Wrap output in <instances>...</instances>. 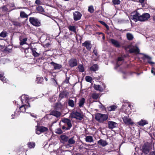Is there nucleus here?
<instances>
[{
    "mask_svg": "<svg viewBox=\"0 0 155 155\" xmlns=\"http://www.w3.org/2000/svg\"><path fill=\"white\" fill-rule=\"evenodd\" d=\"M108 118V115L107 114L97 113L95 114V119L100 123H103L104 121L107 120Z\"/></svg>",
    "mask_w": 155,
    "mask_h": 155,
    "instance_id": "obj_1",
    "label": "nucleus"
},
{
    "mask_svg": "<svg viewBox=\"0 0 155 155\" xmlns=\"http://www.w3.org/2000/svg\"><path fill=\"white\" fill-rule=\"evenodd\" d=\"M21 101L23 104L19 107V109L22 112L25 113L26 111V109L30 107L29 100L26 99L25 100H23L22 99Z\"/></svg>",
    "mask_w": 155,
    "mask_h": 155,
    "instance_id": "obj_2",
    "label": "nucleus"
},
{
    "mask_svg": "<svg viewBox=\"0 0 155 155\" xmlns=\"http://www.w3.org/2000/svg\"><path fill=\"white\" fill-rule=\"evenodd\" d=\"M62 122L64 124L67 125V127H66L65 125H63L61 127V129L63 130H69L72 127V124L71 120L69 119L64 118L62 119Z\"/></svg>",
    "mask_w": 155,
    "mask_h": 155,
    "instance_id": "obj_3",
    "label": "nucleus"
},
{
    "mask_svg": "<svg viewBox=\"0 0 155 155\" xmlns=\"http://www.w3.org/2000/svg\"><path fill=\"white\" fill-rule=\"evenodd\" d=\"M70 117L72 118H75L80 120H82L84 118V115L77 110L72 111L70 114Z\"/></svg>",
    "mask_w": 155,
    "mask_h": 155,
    "instance_id": "obj_4",
    "label": "nucleus"
},
{
    "mask_svg": "<svg viewBox=\"0 0 155 155\" xmlns=\"http://www.w3.org/2000/svg\"><path fill=\"white\" fill-rule=\"evenodd\" d=\"M151 148L150 144L147 143H145L142 146L140 150L145 154H147L149 153Z\"/></svg>",
    "mask_w": 155,
    "mask_h": 155,
    "instance_id": "obj_5",
    "label": "nucleus"
},
{
    "mask_svg": "<svg viewBox=\"0 0 155 155\" xmlns=\"http://www.w3.org/2000/svg\"><path fill=\"white\" fill-rule=\"evenodd\" d=\"M29 22L32 25L35 26H39L41 25L40 21L37 18L33 17H31L29 19Z\"/></svg>",
    "mask_w": 155,
    "mask_h": 155,
    "instance_id": "obj_6",
    "label": "nucleus"
},
{
    "mask_svg": "<svg viewBox=\"0 0 155 155\" xmlns=\"http://www.w3.org/2000/svg\"><path fill=\"white\" fill-rule=\"evenodd\" d=\"M140 14L137 11H134L131 13V19L133 20L135 22H137L140 20Z\"/></svg>",
    "mask_w": 155,
    "mask_h": 155,
    "instance_id": "obj_7",
    "label": "nucleus"
},
{
    "mask_svg": "<svg viewBox=\"0 0 155 155\" xmlns=\"http://www.w3.org/2000/svg\"><path fill=\"white\" fill-rule=\"evenodd\" d=\"M140 54L143 55V56L141 58L144 61H145L146 60H147V62L151 64H154V63L151 61V58L149 56L143 53H140Z\"/></svg>",
    "mask_w": 155,
    "mask_h": 155,
    "instance_id": "obj_8",
    "label": "nucleus"
},
{
    "mask_svg": "<svg viewBox=\"0 0 155 155\" xmlns=\"http://www.w3.org/2000/svg\"><path fill=\"white\" fill-rule=\"evenodd\" d=\"M140 54L143 55V56L141 58L144 61H145L146 60H147V62L151 64H154V63L151 61V58L149 56L143 53H140Z\"/></svg>",
    "mask_w": 155,
    "mask_h": 155,
    "instance_id": "obj_9",
    "label": "nucleus"
},
{
    "mask_svg": "<svg viewBox=\"0 0 155 155\" xmlns=\"http://www.w3.org/2000/svg\"><path fill=\"white\" fill-rule=\"evenodd\" d=\"M48 130V129L44 126H37L36 133L38 134H40L41 133L47 132Z\"/></svg>",
    "mask_w": 155,
    "mask_h": 155,
    "instance_id": "obj_10",
    "label": "nucleus"
},
{
    "mask_svg": "<svg viewBox=\"0 0 155 155\" xmlns=\"http://www.w3.org/2000/svg\"><path fill=\"white\" fill-rule=\"evenodd\" d=\"M69 66L71 68H73L76 66L78 64V62L77 59L75 58H71L68 61Z\"/></svg>",
    "mask_w": 155,
    "mask_h": 155,
    "instance_id": "obj_11",
    "label": "nucleus"
},
{
    "mask_svg": "<svg viewBox=\"0 0 155 155\" xmlns=\"http://www.w3.org/2000/svg\"><path fill=\"white\" fill-rule=\"evenodd\" d=\"M150 17V15L147 13H144L142 15H140L139 21H144L147 20Z\"/></svg>",
    "mask_w": 155,
    "mask_h": 155,
    "instance_id": "obj_12",
    "label": "nucleus"
},
{
    "mask_svg": "<svg viewBox=\"0 0 155 155\" xmlns=\"http://www.w3.org/2000/svg\"><path fill=\"white\" fill-rule=\"evenodd\" d=\"M73 19L74 21H77L80 20L82 16L81 14L78 11H75L73 12Z\"/></svg>",
    "mask_w": 155,
    "mask_h": 155,
    "instance_id": "obj_13",
    "label": "nucleus"
},
{
    "mask_svg": "<svg viewBox=\"0 0 155 155\" xmlns=\"http://www.w3.org/2000/svg\"><path fill=\"white\" fill-rule=\"evenodd\" d=\"M123 122L127 125H132L134 122L132 121L131 118H129L127 116H124L122 118Z\"/></svg>",
    "mask_w": 155,
    "mask_h": 155,
    "instance_id": "obj_14",
    "label": "nucleus"
},
{
    "mask_svg": "<svg viewBox=\"0 0 155 155\" xmlns=\"http://www.w3.org/2000/svg\"><path fill=\"white\" fill-rule=\"evenodd\" d=\"M107 124L108 128L110 129L116 127L118 125L117 123L112 121H108Z\"/></svg>",
    "mask_w": 155,
    "mask_h": 155,
    "instance_id": "obj_15",
    "label": "nucleus"
},
{
    "mask_svg": "<svg viewBox=\"0 0 155 155\" xmlns=\"http://www.w3.org/2000/svg\"><path fill=\"white\" fill-rule=\"evenodd\" d=\"M82 46L85 47L86 48L88 51H90L92 47L91 41H85L82 44Z\"/></svg>",
    "mask_w": 155,
    "mask_h": 155,
    "instance_id": "obj_16",
    "label": "nucleus"
},
{
    "mask_svg": "<svg viewBox=\"0 0 155 155\" xmlns=\"http://www.w3.org/2000/svg\"><path fill=\"white\" fill-rule=\"evenodd\" d=\"M49 114L50 115L54 116L57 118H58L60 117L61 113L60 112L54 110L51 111Z\"/></svg>",
    "mask_w": 155,
    "mask_h": 155,
    "instance_id": "obj_17",
    "label": "nucleus"
},
{
    "mask_svg": "<svg viewBox=\"0 0 155 155\" xmlns=\"http://www.w3.org/2000/svg\"><path fill=\"white\" fill-rule=\"evenodd\" d=\"M50 63L54 67V69L55 70H59L62 68L61 64L56 63L53 61L51 62Z\"/></svg>",
    "mask_w": 155,
    "mask_h": 155,
    "instance_id": "obj_18",
    "label": "nucleus"
},
{
    "mask_svg": "<svg viewBox=\"0 0 155 155\" xmlns=\"http://www.w3.org/2000/svg\"><path fill=\"white\" fill-rule=\"evenodd\" d=\"M98 145L104 147L108 144V143L106 141L102 139H100L97 142Z\"/></svg>",
    "mask_w": 155,
    "mask_h": 155,
    "instance_id": "obj_19",
    "label": "nucleus"
},
{
    "mask_svg": "<svg viewBox=\"0 0 155 155\" xmlns=\"http://www.w3.org/2000/svg\"><path fill=\"white\" fill-rule=\"evenodd\" d=\"M140 50L137 46L135 47V48H131L129 50V52L130 53H135L137 54H140Z\"/></svg>",
    "mask_w": 155,
    "mask_h": 155,
    "instance_id": "obj_20",
    "label": "nucleus"
},
{
    "mask_svg": "<svg viewBox=\"0 0 155 155\" xmlns=\"http://www.w3.org/2000/svg\"><path fill=\"white\" fill-rule=\"evenodd\" d=\"M110 41L111 43L116 47L119 48L120 47V45L117 40L113 39H111Z\"/></svg>",
    "mask_w": 155,
    "mask_h": 155,
    "instance_id": "obj_21",
    "label": "nucleus"
},
{
    "mask_svg": "<svg viewBox=\"0 0 155 155\" xmlns=\"http://www.w3.org/2000/svg\"><path fill=\"white\" fill-rule=\"evenodd\" d=\"M60 138L62 141L61 142L62 143L67 142L69 139L68 137L65 135H61L60 136Z\"/></svg>",
    "mask_w": 155,
    "mask_h": 155,
    "instance_id": "obj_22",
    "label": "nucleus"
},
{
    "mask_svg": "<svg viewBox=\"0 0 155 155\" xmlns=\"http://www.w3.org/2000/svg\"><path fill=\"white\" fill-rule=\"evenodd\" d=\"M90 69L91 71H96L98 70V65L97 64H94L90 67Z\"/></svg>",
    "mask_w": 155,
    "mask_h": 155,
    "instance_id": "obj_23",
    "label": "nucleus"
},
{
    "mask_svg": "<svg viewBox=\"0 0 155 155\" xmlns=\"http://www.w3.org/2000/svg\"><path fill=\"white\" fill-rule=\"evenodd\" d=\"M68 92H65L64 91L61 92L59 95V97L61 99H63L64 97H68Z\"/></svg>",
    "mask_w": 155,
    "mask_h": 155,
    "instance_id": "obj_24",
    "label": "nucleus"
},
{
    "mask_svg": "<svg viewBox=\"0 0 155 155\" xmlns=\"http://www.w3.org/2000/svg\"><path fill=\"white\" fill-rule=\"evenodd\" d=\"M85 102V99L84 97H82L79 100L78 103L79 107H82Z\"/></svg>",
    "mask_w": 155,
    "mask_h": 155,
    "instance_id": "obj_25",
    "label": "nucleus"
},
{
    "mask_svg": "<svg viewBox=\"0 0 155 155\" xmlns=\"http://www.w3.org/2000/svg\"><path fill=\"white\" fill-rule=\"evenodd\" d=\"M43 80L44 79L42 77H37L36 79V82L38 84H43Z\"/></svg>",
    "mask_w": 155,
    "mask_h": 155,
    "instance_id": "obj_26",
    "label": "nucleus"
},
{
    "mask_svg": "<svg viewBox=\"0 0 155 155\" xmlns=\"http://www.w3.org/2000/svg\"><path fill=\"white\" fill-rule=\"evenodd\" d=\"M137 124L140 126H143L148 124V122L145 120H141L137 123Z\"/></svg>",
    "mask_w": 155,
    "mask_h": 155,
    "instance_id": "obj_27",
    "label": "nucleus"
},
{
    "mask_svg": "<svg viewBox=\"0 0 155 155\" xmlns=\"http://www.w3.org/2000/svg\"><path fill=\"white\" fill-rule=\"evenodd\" d=\"M85 140L86 142H92L93 141V139L92 136H89L86 137Z\"/></svg>",
    "mask_w": 155,
    "mask_h": 155,
    "instance_id": "obj_28",
    "label": "nucleus"
},
{
    "mask_svg": "<svg viewBox=\"0 0 155 155\" xmlns=\"http://www.w3.org/2000/svg\"><path fill=\"white\" fill-rule=\"evenodd\" d=\"M27 145L30 149L33 148L35 146V143L33 142H30L28 143Z\"/></svg>",
    "mask_w": 155,
    "mask_h": 155,
    "instance_id": "obj_29",
    "label": "nucleus"
},
{
    "mask_svg": "<svg viewBox=\"0 0 155 155\" xmlns=\"http://www.w3.org/2000/svg\"><path fill=\"white\" fill-rule=\"evenodd\" d=\"M12 23L13 25L16 27H21L22 25V24L20 22L17 21H13Z\"/></svg>",
    "mask_w": 155,
    "mask_h": 155,
    "instance_id": "obj_30",
    "label": "nucleus"
},
{
    "mask_svg": "<svg viewBox=\"0 0 155 155\" xmlns=\"http://www.w3.org/2000/svg\"><path fill=\"white\" fill-rule=\"evenodd\" d=\"M117 107L114 105H113L107 107V109L108 111H114L117 108Z\"/></svg>",
    "mask_w": 155,
    "mask_h": 155,
    "instance_id": "obj_31",
    "label": "nucleus"
},
{
    "mask_svg": "<svg viewBox=\"0 0 155 155\" xmlns=\"http://www.w3.org/2000/svg\"><path fill=\"white\" fill-rule=\"evenodd\" d=\"M36 9L39 13L43 12H45L42 6H38L36 7Z\"/></svg>",
    "mask_w": 155,
    "mask_h": 155,
    "instance_id": "obj_32",
    "label": "nucleus"
},
{
    "mask_svg": "<svg viewBox=\"0 0 155 155\" xmlns=\"http://www.w3.org/2000/svg\"><path fill=\"white\" fill-rule=\"evenodd\" d=\"M99 96V94L93 93L92 94L91 97L94 99L97 100Z\"/></svg>",
    "mask_w": 155,
    "mask_h": 155,
    "instance_id": "obj_33",
    "label": "nucleus"
},
{
    "mask_svg": "<svg viewBox=\"0 0 155 155\" xmlns=\"http://www.w3.org/2000/svg\"><path fill=\"white\" fill-rule=\"evenodd\" d=\"M28 15H27L25 12L22 11L20 12V17L21 18H28Z\"/></svg>",
    "mask_w": 155,
    "mask_h": 155,
    "instance_id": "obj_34",
    "label": "nucleus"
},
{
    "mask_svg": "<svg viewBox=\"0 0 155 155\" xmlns=\"http://www.w3.org/2000/svg\"><path fill=\"white\" fill-rule=\"evenodd\" d=\"M69 30L70 31H72L74 32H76V28L75 26L70 25L68 27Z\"/></svg>",
    "mask_w": 155,
    "mask_h": 155,
    "instance_id": "obj_35",
    "label": "nucleus"
},
{
    "mask_svg": "<svg viewBox=\"0 0 155 155\" xmlns=\"http://www.w3.org/2000/svg\"><path fill=\"white\" fill-rule=\"evenodd\" d=\"M127 39L130 41L133 40L134 38L133 35L130 33H127Z\"/></svg>",
    "mask_w": 155,
    "mask_h": 155,
    "instance_id": "obj_36",
    "label": "nucleus"
},
{
    "mask_svg": "<svg viewBox=\"0 0 155 155\" xmlns=\"http://www.w3.org/2000/svg\"><path fill=\"white\" fill-rule=\"evenodd\" d=\"M68 104L69 106L72 107H74V102L73 100L71 99H69L68 100Z\"/></svg>",
    "mask_w": 155,
    "mask_h": 155,
    "instance_id": "obj_37",
    "label": "nucleus"
},
{
    "mask_svg": "<svg viewBox=\"0 0 155 155\" xmlns=\"http://www.w3.org/2000/svg\"><path fill=\"white\" fill-rule=\"evenodd\" d=\"M78 68L79 69V71L80 72H83L84 71V68L82 65L79 64L78 66Z\"/></svg>",
    "mask_w": 155,
    "mask_h": 155,
    "instance_id": "obj_38",
    "label": "nucleus"
},
{
    "mask_svg": "<svg viewBox=\"0 0 155 155\" xmlns=\"http://www.w3.org/2000/svg\"><path fill=\"white\" fill-rule=\"evenodd\" d=\"M27 40V38H24L22 40H21L20 39V45H22L24 44H26V41Z\"/></svg>",
    "mask_w": 155,
    "mask_h": 155,
    "instance_id": "obj_39",
    "label": "nucleus"
},
{
    "mask_svg": "<svg viewBox=\"0 0 155 155\" xmlns=\"http://www.w3.org/2000/svg\"><path fill=\"white\" fill-rule=\"evenodd\" d=\"M68 141L69 144H74L75 142V140L74 139V137H72L69 139H68Z\"/></svg>",
    "mask_w": 155,
    "mask_h": 155,
    "instance_id": "obj_40",
    "label": "nucleus"
},
{
    "mask_svg": "<svg viewBox=\"0 0 155 155\" xmlns=\"http://www.w3.org/2000/svg\"><path fill=\"white\" fill-rule=\"evenodd\" d=\"M85 80L86 81L89 83H91L92 80V78L89 76H86L85 77Z\"/></svg>",
    "mask_w": 155,
    "mask_h": 155,
    "instance_id": "obj_41",
    "label": "nucleus"
},
{
    "mask_svg": "<svg viewBox=\"0 0 155 155\" xmlns=\"http://www.w3.org/2000/svg\"><path fill=\"white\" fill-rule=\"evenodd\" d=\"M123 60H124L121 57H119L117 58V61L116 63V65L117 67H119L121 64H119L118 63L119 61H120Z\"/></svg>",
    "mask_w": 155,
    "mask_h": 155,
    "instance_id": "obj_42",
    "label": "nucleus"
},
{
    "mask_svg": "<svg viewBox=\"0 0 155 155\" xmlns=\"http://www.w3.org/2000/svg\"><path fill=\"white\" fill-rule=\"evenodd\" d=\"M94 11L93 7L92 5H91L88 7V11L91 13H93Z\"/></svg>",
    "mask_w": 155,
    "mask_h": 155,
    "instance_id": "obj_43",
    "label": "nucleus"
},
{
    "mask_svg": "<svg viewBox=\"0 0 155 155\" xmlns=\"http://www.w3.org/2000/svg\"><path fill=\"white\" fill-rule=\"evenodd\" d=\"M55 132L58 134H62L63 132L60 128H58L56 129Z\"/></svg>",
    "mask_w": 155,
    "mask_h": 155,
    "instance_id": "obj_44",
    "label": "nucleus"
},
{
    "mask_svg": "<svg viewBox=\"0 0 155 155\" xmlns=\"http://www.w3.org/2000/svg\"><path fill=\"white\" fill-rule=\"evenodd\" d=\"M7 36L6 32L2 31L0 34V36L3 38H5Z\"/></svg>",
    "mask_w": 155,
    "mask_h": 155,
    "instance_id": "obj_45",
    "label": "nucleus"
},
{
    "mask_svg": "<svg viewBox=\"0 0 155 155\" xmlns=\"http://www.w3.org/2000/svg\"><path fill=\"white\" fill-rule=\"evenodd\" d=\"M94 89L97 90H99L100 91H102L100 89L101 87L99 85H97L95 84H94Z\"/></svg>",
    "mask_w": 155,
    "mask_h": 155,
    "instance_id": "obj_46",
    "label": "nucleus"
},
{
    "mask_svg": "<svg viewBox=\"0 0 155 155\" xmlns=\"http://www.w3.org/2000/svg\"><path fill=\"white\" fill-rule=\"evenodd\" d=\"M112 2L114 5H118L120 4V0H112Z\"/></svg>",
    "mask_w": 155,
    "mask_h": 155,
    "instance_id": "obj_47",
    "label": "nucleus"
},
{
    "mask_svg": "<svg viewBox=\"0 0 155 155\" xmlns=\"http://www.w3.org/2000/svg\"><path fill=\"white\" fill-rule=\"evenodd\" d=\"M32 52V54L35 57H37L39 56V54L37 52H36V51H33Z\"/></svg>",
    "mask_w": 155,
    "mask_h": 155,
    "instance_id": "obj_48",
    "label": "nucleus"
},
{
    "mask_svg": "<svg viewBox=\"0 0 155 155\" xmlns=\"http://www.w3.org/2000/svg\"><path fill=\"white\" fill-rule=\"evenodd\" d=\"M70 79V78L67 77L66 78L65 80L64 81V83L66 84H68L69 83V80Z\"/></svg>",
    "mask_w": 155,
    "mask_h": 155,
    "instance_id": "obj_49",
    "label": "nucleus"
},
{
    "mask_svg": "<svg viewBox=\"0 0 155 155\" xmlns=\"http://www.w3.org/2000/svg\"><path fill=\"white\" fill-rule=\"evenodd\" d=\"M93 52L94 54H95V55L96 56L95 58H97V55H98L97 50L94 49V50Z\"/></svg>",
    "mask_w": 155,
    "mask_h": 155,
    "instance_id": "obj_50",
    "label": "nucleus"
},
{
    "mask_svg": "<svg viewBox=\"0 0 155 155\" xmlns=\"http://www.w3.org/2000/svg\"><path fill=\"white\" fill-rule=\"evenodd\" d=\"M2 11L4 12H6L8 10V9L7 7L5 5L2 6Z\"/></svg>",
    "mask_w": 155,
    "mask_h": 155,
    "instance_id": "obj_51",
    "label": "nucleus"
},
{
    "mask_svg": "<svg viewBox=\"0 0 155 155\" xmlns=\"http://www.w3.org/2000/svg\"><path fill=\"white\" fill-rule=\"evenodd\" d=\"M99 107L101 109L103 110H105L106 109L105 107L102 104L99 106Z\"/></svg>",
    "mask_w": 155,
    "mask_h": 155,
    "instance_id": "obj_52",
    "label": "nucleus"
},
{
    "mask_svg": "<svg viewBox=\"0 0 155 155\" xmlns=\"http://www.w3.org/2000/svg\"><path fill=\"white\" fill-rule=\"evenodd\" d=\"M41 2L40 0H36L35 3L37 5H40L41 4Z\"/></svg>",
    "mask_w": 155,
    "mask_h": 155,
    "instance_id": "obj_53",
    "label": "nucleus"
},
{
    "mask_svg": "<svg viewBox=\"0 0 155 155\" xmlns=\"http://www.w3.org/2000/svg\"><path fill=\"white\" fill-rule=\"evenodd\" d=\"M51 81L54 82V83H55L57 84H58L57 82L56 81V80H55V78H52L51 79Z\"/></svg>",
    "mask_w": 155,
    "mask_h": 155,
    "instance_id": "obj_54",
    "label": "nucleus"
},
{
    "mask_svg": "<svg viewBox=\"0 0 155 155\" xmlns=\"http://www.w3.org/2000/svg\"><path fill=\"white\" fill-rule=\"evenodd\" d=\"M30 49H31V50L32 51V52L33 51H36L37 50V48H33V47H31V48H30Z\"/></svg>",
    "mask_w": 155,
    "mask_h": 155,
    "instance_id": "obj_55",
    "label": "nucleus"
},
{
    "mask_svg": "<svg viewBox=\"0 0 155 155\" xmlns=\"http://www.w3.org/2000/svg\"><path fill=\"white\" fill-rule=\"evenodd\" d=\"M83 148H84V147L82 145H81L78 147V149L80 150H81Z\"/></svg>",
    "mask_w": 155,
    "mask_h": 155,
    "instance_id": "obj_56",
    "label": "nucleus"
},
{
    "mask_svg": "<svg viewBox=\"0 0 155 155\" xmlns=\"http://www.w3.org/2000/svg\"><path fill=\"white\" fill-rule=\"evenodd\" d=\"M153 70H151V72L152 73H153V74L155 75V69L154 68H152Z\"/></svg>",
    "mask_w": 155,
    "mask_h": 155,
    "instance_id": "obj_57",
    "label": "nucleus"
},
{
    "mask_svg": "<svg viewBox=\"0 0 155 155\" xmlns=\"http://www.w3.org/2000/svg\"><path fill=\"white\" fill-rule=\"evenodd\" d=\"M99 22L101 24L103 25H104L105 24V22H104V21H100Z\"/></svg>",
    "mask_w": 155,
    "mask_h": 155,
    "instance_id": "obj_58",
    "label": "nucleus"
},
{
    "mask_svg": "<svg viewBox=\"0 0 155 155\" xmlns=\"http://www.w3.org/2000/svg\"><path fill=\"white\" fill-rule=\"evenodd\" d=\"M145 0H139V2L141 4L144 3Z\"/></svg>",
    "mask_w": 155,
    "mask_h": 155,
    "instance_id": "obj_59",
    "label": "nucleus"
},
{
    "mask_svg": "<svg viewBox=\"0 0 155 155\" xmlns=\"http://www.w3.org/2000/svg\"><path fill=\"white\" fill-rule=\"evenodd\" d=\"M102 76H98V77H96V79L97 80H100V78L101 77H102Z\"/></svg>",
    "mask_w": 155,
    "mask_h": 155,
    "instance_id": "obj_60",
    "label": "nucleus"
},
{
    "mask_svg": "<svg viewBox=\"0 0 155 155\" xmlns=\"http://www.w3.org/2000/svg\"><path fill=\"white\" fill-rule=\"evenodd\" d=\"M151 155H155V152H152L151 153H150Z\"/></svg>",
    "mask_w": 155,
    "mask_h": 155,
    "instance_id": "obj_61",
    "label": "nucleus"
},
{
    "mask_svg": "<svg viewBox=\"0 0 155 155\" xmlns=\"http://www.w3.org/2000/svg\"><path fill=\"white\" fill-rule=\"evenodd\" d=\"M107 30L109 29V28L108 25H107L106 26H105Z\"/></svg>",
    "mask_w": 155,
    "mask_h": 155,
    "instance_id": "obj_62",
    "label": "nucleus"
},
{
    "mask_svg": "<svg viewBox=\"0 0 155 155\" xmlns=\"http://www.w3.org/2000/svg\"><path fill=\"white\" fill-rule=\"evenodd\" d=\"M101 34H103V37H102V38L103 39H105V36H104V34L103 33H100Z\"/></svg>",
    "mask_w": 155,
    "mask_h": 155,
    "instance_id": "obj_63",
    "label": "nucleus"
},
{
    "mask_svg": "<svg viewBox=\"0 0 155 155\" xmlns=\"http://www.w3.org/2000/svg\"><path fill=\"white\" fill-rule=\"evenodd\" d=\"M153 20L155 21V16H154L153 17Z\"/></svg>",
    "mask_w": 155,
    "mask_h": 155,
    "instance_id": "obj_64",
    "label": "nucleus"
}]
</instances>
